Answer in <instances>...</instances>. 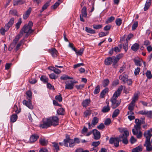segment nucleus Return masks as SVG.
I'll return each mask as SVG.
<instances>
[{
  "label": "nucleus",
  "instance_id": "obj_47",
  "mask_svg": "<svg viewBox=\"0 0 152 152\" xmlns=\"http://www.w3.org/2000/svg\"><path fill=\"white\" fill-rule=\"evenodd\" d=\"M55 99L56 100H58L59 102H61L62 100V98L61 94L56 95L55 96Z\"/></svg>",
  "mask_w": 152,
  "mask_h": 152
},
{
  "label": "nucleus",
  "instance_id": "obj_5",
  "mask_svg": "<svg viewBox=\"0 0 152 152\" xmlns=\"http://www.w3.org/2000/svg\"><path fill=\"white\" fill-rule=\"evenodd\" d=\"M34 31V30H32L29 27L27 26L26 25H25L20 31L19 34L22 36L24 33H26L27 35L32 33Z\"/></svg>",
  "mask_w": 152,
  "mask_h": 152
},
{
  "label": "nucleus",
  "instance_id": "obj_43",
  "mask_svg": "<svg viewBox=\"0 0 152 152\" xmlns=\"http://www.w3.org/2000/svg\"><path fill=\"white\" fill-rule=\"evenodd\" d=\"M122 20L120 18H118L116 19L115 23L117 25L120 26L122 23Z\"/></svg>",
  "mask_w": 152,
  "mask_h": 152
},
{
  "label": "nucleus",
  "instance_id": "obj_17",
  "mask_svg": "<svg viewBox=\"0 0 152 152\" xmlns=\"http://www.w3.org/2000/svg\"><path fill=\"white\" fill-rule=\"evenodd\" d=\"M22 36H21L20 34L16 36L15 38L13 39L11 45V46H12L13 47H14L15 44H17L18 41L19 40V39Z\"/></svg>",
  "mask_w": 152,
  "mask_h": 152
},
{
  "label": "nucleus",
  "instance_id": "obj_42",
  "mask_svg": "<svg viewBox=\"0 0 152 152\" xmlns=\"http://www.w3.org/2000/svg\"><path fill=\"white\" fill-rule=\"evenodd\" d=\"M109 83V81L108 79L104 80L102 82V85L104 87L107 86Z\"/></svg>",
  "mask_w": 152,
  "mask_h": 152
},
{
  "label": "nucleus",
  "instance_id": "obj_22",
  "mask_svg": "<svg viewBox=\"0 0 152 152\" xmlns=\"http://www.w3.org/2000/svg\"><path fill=\"white\" fill-rule=\"evenodd\" d=\"M135 122L136 125H134V127H136L137 129H141V126L142 123V121H140L138 119H136L135 120Z\"/></svg>",
  "mask_w": 152,
  "mask_h": 152
},
{
  "label": "nucleus",
  "instance_id": "obj_53",
  "mask_svg": "<svg viewBox=\"0 0 152 152\" xmlns=\"http://www.w3.org/2000/svg\"><path fill=\"white\" fill-rule=\"evenodd\" d=\"M128 42L126 41V43L123 45V48L126 52H127L128 49Z\"/></svg>",
  "mask_w": 152,
  "mask_h": 152
},
{
  "label": "nucleus",
  "instance_id": "obj_56",
  "mask_svg": "<svg viewBox=\"0 0 152 152\" xmlns=\"http://www.w3.org/2000/svg\"><path fill=\"white\" fill-rule=\"evenodd\" d=\"M102 25H95L94 24L93 25V27L94 28L96 29H100L102 28Z\"/></svg>",
  "mask_w": 152,
  "mask_h": 152
},
{
  "label": "nucleus",
  "instance_id": "obj_34",
  "mask_svg": "<svg viewBox=\"0 0 152 152\" xmlns=\"http://www.w3.org/2000/svg\"><path fill=\"white\" fill-rule=\"evenodd\" d=\"M40 80L44 83H47L48 81V79L45 76H41Z\"/></svg>",
  "mask_w": 152,
  "mask_h": 152
},
{
  "label": "nucleus",
  "instance_id": "obj_37",
  "mask_svg": "<svg viewBox=\"0 0 152 152\" xmlns=\"http://www.w3.org/2000/svg\"><path fill=\"white\" fill-rule=\"evenodd\" d=\"M86 31L88 33L94 34L95 33V30L92 29L90 28H88L87 27H86Z\"/></svg>",
  "mask_w": 152,
  "mask_h": 152
},
{
  "label": "nucleus",
  "instance_id": "obj_30",
  "mask_svg": "<svg viewBox=\"0 0 152 152\" xmlns=\"http://www.w3.org/2000/svg\"><path fill=\"white\" fill-rule=\"evenodd\" d=\"M82 14L81 15L83 17H86L87 15L86 12V8L85 7H84L82 10Z\"/></svg>",
  "mask_w": 152,
  "mask_h": 152
},
{
  "label": "nucleus",
  "instance_id": "obj_31",
  "mask_svg": "<svg viewBox=\"0 0 152 152\" xmlns=\"http://www.w3.org/2000/svg\"><path fill=\"white\" fill-rule=\"evenodd\" d=\"M120 110L118 109L115 110L113 114L112 117L114 118L117 117L120 113Z\"/></svg>",
  "mask_w": 152,
  "mask_h": 152
},
{
  "label": "nucleus",
  "instance_id": "obj_52",
  "mask_svg": "<svg viewBox=\"0 0 152 152\" xmlns=\"http://www.w3.org/2000/svg\"><path fill=\"white\" fill-rule=\"evenodd\" d=\"M100 142L99 141H98L97 142H93L91 144V145L93 146L96 147L97 146H98L100 144Z\"/></svg>",
  "mask_w": 152,
  "mask_h": 152
},
{
  "label": "nucleus",
  "instance_id": "obj_13",
  "mask_svg": "<svg viewBox=\"0 0 152 152\" xmlns=\"http://www.w3.org/2000/svg\"><path fill=\"white\" fill-rule=\"evenodd\" d=\"M23 103L24 105L26 106L29 109H32L33 108V106L32 105L31 101L30 99H28V101L26 100H24L23 101Z\"/></svg>",
  "mask_w": 152,
  "mask_h": 152
},
{
  "label": "nucleus",
  "instance_id": "obj_38",
  "mask_svg": "<svg viewBox=\"0 0 152 152\" xmlns=\"http://www.w3.org/2000/svg\"><path fill=\"white\" fill-rule=\"evenodd\" d=\"M100 91V86L99 85H98L95 87L94 91V93L95 94H97Z\"/></svg>",
  "mask_w": 152,
  "mask_h": 152
},
{
  "label": "nucleus",
  "instance_id": "obj_2",
  "mask_svg": "<svg viewBox=\"0 0 152 152\" xmlns=\"http://www.w3.org/2000/svg\"><path fill=\"white\" fill-rule=\"evenodd\" d=\"M129 135V132L126 129L124 131L122 135H121L119 136L120 139H122L123 143L125 144H127L128 143V140L127 139V137Z\"/></svg>",
  "mask_w": 152,
  "mask_h": 152
},
{
  "label": "nucleus",
  "instance_id": "obj_7",
  "mask_svg": "<svg viewBox=\"0 0 152 152\" xmlns=\"http://www.w3.org/2000/svg\"><path fill=\"white\" fill-rule=\"evenodd\" d=\"M64 146L66 147H68V143L69 144V146L70 147H72L75 144V141L72 139H70L69 138H68L64 140Z\"/></svg>",
  "mask_w": 152,
  "mask_h": 152
},
{
  "label": "nucleus",
  "instance_id": "obj_21",
  "mask_svg": "<svg viewBox=\"0 0 152 152\" xmlns=\"http://www.w3.org/2000/svg\"><path fill=\"white\" fill-rule=\"evenodd\" d=\"M31 9L29 8L24 14L23 16L24 19H26L29 17L31 11Z\"/></svg>",
  "mask_w": 152,
  "mask_h": 152
},
{
  "label": "nucleus",
  "instance_id": "obj_61",
  "mask_svg": "<svg viewBox=\"0 0 152 152\" xmlns=\"http://www.w3.org/2000/svg\"><path fill=\"white\" fill-rule=\"evenodd\" d=\"M140 71V69L139 67H137L135 69L134 71V74L135 75H137L139 74Z\"/></svg>",
  "mask_w": 152,
  "mask_h": 152
},
{
  "label": "nucleus",
  "instance_id": "obj_6",
  "mask_svg": "<svg viewBox=\"0 0 152 152\" xmlns=\"http://www.w3.org/2000/svg\"><path fill=\"white\" fill-rule=\"evenodd\" d=\"M14 110L16 114H12L10 116V121L12 123H14L16 121L18 118V116L17 114H18L20 112V110H18V107L16 104L14 105Z\"/></svg>",
  "mask_w": 152,
  "mask_h": 152
},
{
  "label": "nucleus",
  "instance_id": "obj_16",
  "mask_svg": "<svg viewBox=\"0 0 152 152\" xmlns=\"http://www.w3.org/2000/svg\"><path fill=\"white\" fill-rule=\"evenodd\" d=\"M128 78V75L125 74L124 73H123L119 76V78L124 83H126V80Z\"/></svg>",
  "mask_w": 152,
  "mask_h": 152
},
{
  "label": "nucleus",
  "instance_id": "obj_14",
  "mask_svg": "<svg viewBox=\"0 0 152 152\" xmlns=\"http://www.w3.org/2000/svg\"><path fill=\"white\" fill-rule=\"evenodd\" d=\"M151 130L152 129H151L150 130H148L144 132V136L146 138L145 141H150V138L152 136L151 133Z\"/></svg>",
  "mask_w": 152,
  "mask_h": 152
},
{
  "label": "nucleus",
  "instance_id": "obj_49",
  "mask_svg": "<svg viewBox=\"0 0 152 152\" xmlns=\"http://www.w3.org/2000/svg\"><path fill=\"white\" fill-rule=\"evenodd\" d=\"M26 94L28 96V99H30L31 100L32 99V92L30 90H29L26 92Z\"/></svg>",
  "mask_w": 152,
  "mask_h": 152
},
{
  "label": "nucleus",
  "instance_id": "obj_18",
  "mask_svg": "<svg viewBox=\"0 0 152 152\" xmlns=\"http://www.w3.org/2000/svg\"><path fill=\"white\" fill-rule=\"evenodd\" d=\"M69 80L65 82L66 85L65 88L66 89L72 90L74 88V86L72 82H69Z\"/></svg>",
  "mask_w": 152,
  "mask_h": 152
},
{
  "label": "nucleus",
  "instance_id": "obj_28",
  "mask_svg": "<svg viewBox=\"0 0 152 152\" xmlns=\"http://www.w3.org/2000/svg\"><path fill=\"white\" fill-rule=\"evenodd\" d=\"M50 2V1H48L43 5L41 10L40 11V12H42L47 8L49 5Z\"/></svg>",
  "mask_w": 152,
  "mask_h": 152
},
{
  "label": "nucleus",
  "instance_id": "obj_39",
  "mask_svg": "<svg viewBox=\"0 0 152 152\" xmlns=\"http://www.w3.org/2000/svg\"><path fill=\"white\" fill-rule=\"evenodd\" d=\"M64 111V109L62 108H60L57 111V113L58 115H63Z\"/></svg>",
  "mask_w": 152,
  "mask_h": 152
},
{
  "label": "nucleus",
  "instance_id": "obj_11",
  "mask_svg": "<svg viewBox=\"0 0 152 152\" xmlns=\"http://www.w3.org/2000/svg\"><path fill=\"white\" fill-rule=\"evenodd\" d=\"M93 134L94 136V138L95 140H98L101 137L100 133L99 131L96 129H94L92 130Z\"/></svg>",
  "mask_w": 152,
  "mask_h": 152
},
{
  "label": "nucleus",
  "instance_id": "obj_58",
  "mask_svg": "<svg viewBox=\"0 0 152 152\" xmlns=\"http://www.w3.org/2000/svg\"><path fill=\"white\" fill-rule=\"evenodd\" d=\"M108 34H109V33L108 32H100L99 33V36L100 37H103V36L107 35Z\"/></svg>",
  "mask_w": 152,
  "mask_h": 152
},
{
  "label": "nucleus",
  "instance_id": "obj_63",
  "mask_svg": "<svg viewBox=\"0 0 152 152\" xmlns=\"http://www.w3.org/2000/svg\"><path fill=\"white\" fill-rule=\"evenodd\" d=\"M83 51L84 49L83 48H81L79 51L76 52V53L77 55H81L83 53Z\"/></svg>",
  "mask_w": 152,
  "mask_h": 152
},
{
  "label": "nucleus",
  "instance_id": "obj_4",
  "mask_svg": "<svg viewBox=\"0 0 152 152\" xmlns=\"http://www.w3.org/2000/svg\"><path fill=\"white\" fill-rule=\"evenodd\" d=\"M121 140L119 137H111L109 140V143L111 145L113 144L115 147H118L119 145V142Z\"/></svg>",
  "mask_w": 152,
  "mask_h": 152
},
{
  "label": "nucleus",
  "instance_id": "obj_27",
  "mask_svg": "<svg viewBox=\"0 0 152 152\" xmlns=\"http://www.w3.org/2000/svg\"><path fill=\"white\" fill-rule=\"evenodd\" d=\"M90 100L89 99H87L83 101L82 105L83 107H86L90 103Z\"/></svg>",
  "mask_w": 152,
  "mask_h": 152
},
{
  "label": "nucleus",
  "instance_id": "obj_51",
  "mask_svg": "<svg viewBox=\"0 0 152 152\" xmlns=\"http://www.w3.org/2000/svg\"><path fill=\"white\" fill-rule=\"evenodd\" d=\"M147 111L145 110H142L139 111L137 113V114H141L142 115H146Z\"/></svg>",
  "mask_w": 152,
  "mask_h": 152
},
{
  "label": "nucleus",
  "instance_id": "obj_8",
  "mask_svg": "<svg viewBox=\"0 0 152 152\" xmlns=\"http://www.w3.org/2000/svg\"><path fill=\"white\" fill-rule=\"evenodd\" d=\"M140 129L134 127V129H133L132 130L133 134L136 135L137 137L138 138H140L142 136V133L140 130Z\"/></svg>",
  "mask_w": 152,
  "mask_h": 152
},
{
  "label": "nucleus",
  "instance_id": "obj_25",
  "mask_svg": "<svg viewBox=\"0 0 152 152\" xmlns=\"http://www.w3.org/2000/svg\"><path fill=\"white\" fill-rule=\"evenodd\" d=\"M151 0H147L145 4L144 7V10L146 11L149 8L151 4Z\"/></svg>",
  "mask_w": 152,
  "mask_h": 152
},
{
  "label": "nucleus",
  "instance_id": "obj_36",
  "mask_svg": "<svg viewBox=\"0 0 152 152\" xmlns=\"http://www.w3.org/2000/svg\"><path fill=\"white\" fill-rule=\"evenodd\" d=\"M62 80H65L67 79H72L73 78L70 77L66 75H63L61 76L60 78Z\"/></svg>",
  "mask_w": 152,
  "mask_h": 152
},
{
  "label": "nucleus",
  "instance_id": "obj_10",
  "mask_svg": "<svg viewBox=\"0 0 152 152\" xmlns=\"http://www.w3.org/2000/svg\"><path fill=\"white\" fill-rule=\"evenodd\" d=\"M49 119L50 120L51 125L55 126L58 125L59 119L58 117L53 116L49 118Z\"/></svg>",
  "mask_w": 152,
  "mask_h": 152
},
{
  "label": "nucleus",
  "instance_id": "obj_64",
  "mask_svg": "<svg viewBox=\"0 0 152 152\" xmlns=\"http://www.w3.org/2000/svg\"><path fill=\"white\" fill-rule=\"evenodd\" d=\"M53 147L55 148L56 151H58L59 150V146L58 144L56 142H53Z\"/></svg>",
  "mask_w": 152,
  "mask_h": 152
},
{
  "label": "nucleus",
  "instance_id": "obj_50",
  "mask_svg": "<svg viewBox=\"0 0 152 152\" xmlns=\"http://www.w3.org/2000/svg\"><path fill=\"white\" fill-rule=\"evenodd\" d=\"M52 69L54 72L56 74H58L61 72V71L58 69L55 68L54 67H52Z\"/></svg>",
  "mask_w": 152,
  "mask_h": 152
},
{
  "label": "nucleus",
  "instance_id": "obj_1",
  "mask_svg": "<svg viewBox=\"0 0 152 152\" xmlns=\"http://www.w3.org/2000/svg\"><path fill=\"white\" fill-rule=\"evenodd\" d=\"M123 88V86H122L121 85L119 86L111 99V101L112 102L111 107L113 109L117 107L120 104L121 101L117 100V99L118 97L121 94Z\"/></svg>",
  "mask_w": 152,
  "mask_h": 152
},
{
  "label": "nucleus",
  "instance_id": "obj_29",
  "mask_svg": "<svg viewBox=\"0 0 152 152\" xmlns=\"http://www.w3.org/2000/svg\"><path fill=\"white\" fill-rule=\"evenodd\" d=\"M139 48V45L137 43H135L131 47V49L134 51H136Z\"/></svg>",
  "mask_w": 152,
  "mask_h": 152
},
{
  "label": "nucleus",
  "instance_id": "obj_9",
  "mask_svg": "<svg viewBox=\"0 0 152 152\" xmlns=\"http://www.w3.org/2000/svg\"><path fill=\"white\" fill-rule=\"evenodd\" d=\"M99 122V118L96 117H94L91 121V123H87L88 126V129H91L92 127H94L95 125L97 124Z\"/></svg>",
  "mask_w": 152,
  "mask_h": 152
},
{
  "label": "nucleus",
  "instance_id": "obj_41",
  "mask_svg": "<svg viewBox=\"0 0 152 152\" xmlns=\"http://www.w3.org/2000/svg\"><path fill=\"white\" fill-rule=\"evenodd\" d=\"M108 89H105L103 90L101 93L100 96L101 98H103L104 96V95L106 94V93L108 92Z\"/></svg>",
  "mask_w": 152,
  "mask_h": 152
},
{
  "label": "nucleus",
  "instance_id": "obj_46",
  "mask_svg": "<svg viewBox=\"0 0 152 152\" xmlns=\"http://www.w3.org/2000/svg\"><path fill=\"white\" fill-rule=\"evenodd\" d=\"M146 75L147 77L149 79H150L152 78V74L151 71L150 70H148L147 71Z\"/></svg>",
  "mask_w": 152,
  "mask_h": 152
},
{
  "label": "nucleus",
  "instance_id": "obj_45",
  "mask_svg": "<svg viewBox=\"0 0 152 152\" xmlns=\"http://www.w3.org/2000/svg\"><path fill=\"white\" fill-rule=\"evenodd\" d=\"M21 23V18H20L19 19L18 22L16 24L15 28L17 29H18L19 28L20 26Z\"/></svg>",
  "mask_w": 152,
  "mask_h": 152
},
{
  "label": "nucleus",
  "instance_id": "obj_60",
  "mask_svg": "<svg viewBox=\"0 0 152 152\" xmlns=\"http://www.w3.org/2000/svg\"><path fill=\"white\" fill-rule=\"evenodd\" d=\"M23 43V41L21 40L20 42L17 45L16 47V51L18 50L19 49L20 47L21 46L22 44Z\"/></svg>",
  "mask_w": 152,
  "mask_h": 152
},
{
  "label": "nucleus",
  "instance_id": "obj_24",
  "mask_svg": "<svg viewBox=\"0 0 152 152\" xmlns=\"http://www.w3.org/2000/svg\"><path fill=\"white\" fill-rule=\"evenodd\" d=\"M113 58L111 57H109L106 59L105 61V64L107 65H109L111 64L113 62Z\"/></svg>",
  "mask_w": 152,
  "mask_h": 152
},
{
  "label": "nucleus",
  "instance_id": "obj_57",
  "mask_svg": "<svg viewBox=\"0 0 152 152\" xmlns=\"http://www.w3.org/2000/svg\"><path fill=\"white\" fill-rule=\"evenodd\" d=\"M138 23L137 22H135L132 25V30H134L136 29L138 26Z\"/></svg>",
  "mask_w": 152,
  "mask_h": 152
},
{
  "label": "nucleus",
  "instance_id": "obj_23",
  "mask_svg": "<svg viewBox=\"0 0 152 152\" xmlns=\"http://www.w3.org/2000/svg\"><path fill=\"white\" fill-rule=\"evenodd\" d=\"M39 137V136L37 134L32 135L30 137V141L31 142H33L36 141Z\"/></svg>",
  "mask_w": 152,
  "mask_h": 152
},
{
  "label": "nucleus",
  "instance_id": "obj_54",
  "mask_svg": "<svg viewBox=\"0 0 152 152\" xmlns=\"http://www.w3.org/2000/svg\"><path fill=\"white\" fill-rule=\"evenodd\" d=\"M146 116L149 118H152V111H147Z\"/></svg>",
  "mask_w": 152,
  "mask_h": 152
},
{
  "label": "nucleus",
  "instance_id": "obj_59",
  "mask_svg": "<svg viewBox=\"0 0 152 152\" xmlns=\"http://www.w3.org/2000/svg\"><path fill=\"white\" fill-rule=\"evenodd\" d=\"M105 127V126L103 124L101 123L97 126V128L99 129L102 130Z\"/></svg>",
  "mask_w": 152,
  "mask_h": 152
},
{
  "label": "nucleus",
  "instance_id": "obj_32",
  "mask_svg": "<svg viewBox=\"0 0 152 152\" xmlns=\"http://www.w3.org/2000/svg\"><path fill=\"white\" fill-rule=\"evenodd\" d=\"M134 61L136 65L140 66L142 65V64L141 63V61L140 60L139 58L138 59L137 58H135L134 59Z\"/></svg>",
  "mask_w": 152,
  "mask_h": 152
},
{
  "label": "nucleus",
  "instance_id": "obj_35",
  "mask_svg": "<svg viewBox=\"0 0 152 152\" xmlns=\"http://www.w3.org/2000/svg\"><path fill=\"white\" fill-rule=\"evenodd\" d=\"M135 105V103L131 102L129 105L128 109L129 110H133Z\"/></svg>",
  "mask_w": 152,
  "mask_h": 152
},
{
  "label": "nucleus",
  "instance_id": "obj_62",
  "mask_svg": "<svg viewBox=\"0 0 152 152\" xmlns=\"http://www.w3.org/2000/svg\"><path fill=\"white\" fill-rule=\"evenodd\" d=\"M111 122V120L110 118L107 119L104 121V124L106 125H109Z\"/></svg>",
  "mask_w": 152,
  "mask_h": 152
},
{
  "label": "nucleus",
  "instance_id": "obj_40",
  "mask_svg": "<svg viewBox=\"0 0 152 152\" xmlns=\"http://www.w3.org/2000/svg\"><path fill=\"white\" fill-rule=\"evenodd\" d=\"M138 98V95L137 94H135L134 95L133 97L132 98V100L131 102L135 103V102L137 100Z\"/></svg>",
  "mask_w": 152,
  "mask_h": 152
},
{
  "label": "nucleus",
  "instance_id": "obj_33",
  "mask_svg": "<svg viewBox=\"0 0 152 152\" xmlns=\"http://www.w3.org/2000/svg\"><path fill=\"white\" fill-rule=\"evenodd\" d=\"M110 108L109 105L104 106L102 109V112L103 113H106L108 112L110 110Z\"/></svg>",
  "mask_w": 152,
  "mask_h": 152
},
{
  "label": "nucleus",
  "instance_id": "obj_12",
  "mask_svg": "<svg viewBox=\"0 0 152 152\" xmlns=\"http://www.w3.org/2000/svg\"><path fill=\"white\" fill-rule=\"evenodd\" d=\"M14 18H11L9 20L7 23L4 26V28L6 30H9V28L12 27L14 22Z\"/></svg>",
  "mask_w": 152,
  "mask_h": 152
},
{
  "label": "nucleus",
  "instance_id": "obj_55",
  "mask_svg": "<svg viewBox=\"0 0 152 152\" xmlns=\"http://www.w3.org/2000/svg\"><path fill=\"white\" fill-rule=\"evenodd\" d=\"M8 30H6V28H2L0 29V33L2 35H4L5 32L7 31Z\"/></svg>",
  "mask_w": 152,
  "mask_h": 152
},
{
  "label": "nucleus",
  "instance_id": "obj_20",
  "mask_svg": "<svg viewBox=\"0 0 152 152\" xmlns=\"http://www.w3.org/2000/svg\"><path fill=\"white\" fill-rule=\"evenodd\" d=\"M39 143L42 146H46L48 143V141L44 138H41L39 140Z\"/></svg>",
  "mask_w": 152,
  "mask_h": 152
},
{
  "label": "nucleus",
  "instance_id": "obj_3",
  "mask_svg": "<svg viewBox=\"0 0 152 152\" xmlns=\"http://www.w3.org/2000/svg\"><path fill=\"white\" fill-rule=\"evenodd\" d=\"M43 122L42 124H40L39 125V127L42 128H47L51 125L50 120L49 118L43 119Z\"/></svg>",
  "mask_w": 152,
  "mask_h": 152
},
{
  "label": "nucleus",
  "instance_id": "obj_15",
  "mask_svg": "<svg viewBox=\"0 0 152 152\" xmlns=\"http://www.w3.org/2000/svg\"><path fill=\"white\" fill-rule=\"evenodd\" d=\"M144 146L146 147L147 151H152V145H151L150 141H145Z\"/></svg>",
  "mask_w": 152,
  "mask_h": 152
},
{
  "label": "nucleus",
  "instance_id": "obj_26",
  "mask_svg": "<svg viewBox=\"0 0 152 152\" xmlns=\"http://www.w3.org/2000/svg\"><path fill=\"white\" fill-rule=\"evenodd\" d=\"M142 150V147L141 145H139L136 148L133 149L132 152H140Z\"/></svg>",
  "mask_w": 152,
  "mask_h": 152
},
{
  "label": "nucleus",
  "instance_id": "obj_48",
  "mask_svg": "<svg viewBox=\"0 0 152 152\" xmlns=\"http://www.w3.org/2000/svg\"><path fill=\"white\" fill-rule=\"evenodd\" d=\"M115 19V18L112 16L109 18L106 21V23H111Z\"/></svg>",
  "mask_w": 152,
  "mask_h": 152
},
{
  "label": "nucleus",
  "instance_id": "obj_19",
  "mask_svg": "<svg viewBox=\"0 0 152 152\" xmlns=\"http://www.w3.org/2000/svg\"><path fill=\"white\" fill-rule=\"evenodd\" d=\"M49 52L53 57H57L58 52L55 48H52L49 50Z\"/></svg>",
  "mask_w": 152,
  "mask_h": 152
},
{
  "label": "nucleus",
  "instance_id": "obj_44",
  "mask_svg": "<svg viewBox=\"0 0 152 152\" xmlns=\"http://www.w3.org/2000/svg\"><path fill=\"white\" fill-rule=\"evenodd\" d=\"M10 13L11 15H18V14L17 11L15 10H10Z\"/></svg>",
  "mask_w": 152,
  "mask_h": 152
}]
</instances>
